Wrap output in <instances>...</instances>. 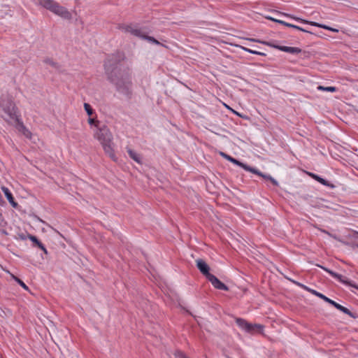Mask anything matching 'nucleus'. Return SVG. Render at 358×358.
Here are the masks:
<instances>
[{"label":"nucleus","instance_id":"nucleus-1","mask_svg":"<svg viewBox=\"0 0 358 358\" xmlns=\"http://www.w3.org/2000/svg\"><path fill=\"white\" fill-rule=\"evenodd\" d=\"M124 59L125 55L122 52L117 51L109 55L104 61L103 68L107 80L119 93L130 99L133 94L132 75L129 67L121 64Z\"/></svg>","mask_w":358,"mask_h":358},{"label":"nucleus","instance_id":"nucleus-2","mask_svg":"<svg viewBox=\"0 0 358 358\" xmlns=\"http://www.w3.org/2000/svg\"><path fill=\"white\" fill-rule=\"evenodd\" d=\"M94 136L102 145L104 152L113 161H116V156L113 150V134L106 125H102L96 130Z\"/></svg>","mask_w":358,"mask_h":358},{"label":"nucleus","instance_id":"nucleus-3","mask_svg":"<svg viewBox=\"0 0 358 358\" xmlns=\"http://www.w3.org/2000/svg\"><path fill=\"white\" fill-rule=\"evenodd\" d=\"M38 4L54 14L65 20H70L71 13L64 6L54 0H38Z\"/></svg>","mask_w":358,"mask_h":358},{"label":"nucleus","instance_id":"nucleus-4","mask_svg":"<svg viewBox=\"0 0 358 358\" xmlns=\"http://www.w3.org/2000/svg\"><path fill=\"white\" fill-rule=\"evenodd\" d=\"M0 106L4 113L8 115L9 120L6 119V121L17 120V117L19 115H17V109L15 103L10 98L7 97L1 99L0 101Z\"/></svg>","mask_w":358,"mask_h":358},{"label":"nucleus","instance_id":"nucleus-5","mask_svg":"<svg viewBox=\"0 0 358 358\" xmlns=\"http://www.w3.org/2000/svg\"><path fill=\"white\" fill-rule=\"evenodd\" d=\"M117 29L122 31L124 33H129L133 36H135L138 38H141L143 35V32L141 31V29L138 28V26L137 24H124V23H120L117 25Z\"/></svg>","mask_w":358,"mask_h":358},{"label":"nucleus","instance_id":"nucleus-6","mask_svg":"<svg viewBox=\"0 0 358 358\" xmlns=\"http://www.w3.org/2000/svg\"><path fill=\"white\" fill-rule=\"evenodd\" d=\"M278 13L280 14V15H282L284 16H286L287 17H290L292 19H294L296 21L301 22H302L303 24H310L312 26L320 27V28H322V29H327V30H329V31L335 32V33H338V29H335V28H332V27H329V26H327L326 24H320V23L316 22H312V21H308V20H303L302 18L296 17V16H294L293 15H291V14H289V13H282V12H278Z\"/></svg>","mask_w":358,"mask_h":358},{"label":"nucleus","instance_id":"nucleus-7","mask_svg":"<svg viewBox=\"0 0 358 358\" xmlns=\"http://www.w3.org/2000/svg\"><path fill=\"white\" fill-rule=\"evenodd\" d=\"M316 266L321 268L322 269H323L328 273H329L333 278L337 279L339 282H342L343 284L352 287L358 290V285L353 283L352 281L349 280L346 277H345L339 273H336L324 266H322L320 264H316Z\"/></svg>","mask_w":358,"mask_h":358},{"label":"nucleus","instance_id":"nucleus-8","mask_svg":"<svg viewBox=\"0 0 358 358\" xmlns=\"http://www.w3.org/2000/svg\"><path fill=\"white\" fill-rule=\"evenodd\" d=\"M196 267L200 271V272L206 276V278L208 279L210 275H212L210 273V267L206 264V262L203 260L202 259H198L196 260Z\"/></svg>","mask_w":358,"mask_h":358},{"label":"nucleus","instance_id":"nucleus-9","mask_svg":"<svg viewBox=\"0 0 358 358\" xmlns=\"http://www.w3.org/2000/svg\"><path fill=\"white\" fill-rule=\"evenodd\" d=\"M208 280L211 282L213 287L220 290L228 291L229 287L222 282L216 276L214 275H210L208 277Z\"/></svg>","mask_w":358,"mask_h":358},{"label":"nucleus","instance_id":"nucleus-10","mask_svg":"<svg viewBox=\"0 0 358 358\" xmlns=\"http://www.w3.org/2000/svg\"><path fill=\"white\" fill-rule=\"evenodd\" d=\"M221 155L225 158L226 159H227L228 161L231 162V163L243 168L244 170L245 171H248L249 168H250V166L246 164H244L241 162H240L239 160L229 156V155L226 154V153H224V152H221L220 153Z\"/></svg>","mask_w":358,"mask_h":358},{"label":"nucleus","instance_id":"nucleus-11","mask_svg":"<svg viewBox=\"0 0 358 358\" xmlns=\"http://www.w3.org/2000/svg\"><path fill=\"white\" fill-rule=\"evenodd\" d=\"M334 307H335L336 309L339 310L340 311L343 312V313L349 315L352 318L356 319L358 317V315L355 313L351 312L348 308L340 305L339 303H336V301H334L332 305Z\"/></svg>","mask_w":358,"mask_h":358},{"label":"nucleus","instance_id":"nucleus-12","mask_svg":"<svg viewBox=\"0 0 358 358\" xmlns=\"http://www.w3.org/2000/svg\"><path fill=\"white\" fill-rule=\"evenodd\" d=\"M334 307H335L336 309L339 310L340 311L343 312V313L349 315L352 318L356 319L358 317V315L355 313L351 312L348 308L340 305L339 303H336V301H334L332 305Z\"/></svg>","mask_w":358,"mask_h":358},{"label":"nucleus","instance_id":"nucleus-13","mask_svg":"<svg viewBox=\"0 0 358 358\" xmlns=\"http://www.w3.org/2000/svg\"><path fill=\"white\" fill-rule=\"evenodd\" d=\"M278 50L292 55L299 54L301 52V49L299 48L284 45H281L280 48H278Z\"/></svg>","mask_w":358,"mask_h":358},{"label":"nucleus","instance_id":"nucleus-14","mask_svg":"<svg viewBox=\"0 0 358 358\" xmlns=\"http://www.w3.org/2000/svg\"><path fill=\"white\" fill-rule=\"evenodd\" d=\"M2 191L3 192L6 199L10 202V203L13 206L16 207L17 203L15 202L14 197L13 196V194L10 192V191L6 187H1Z\"/></svg>","mask_w":358,"mask_h":358},{"label":"nucleus","instance_id":"nucleus-15","mask_svg":"<svg viewBox=\"0 0 358 358\" xmlns=\"http://www.w3.org/2000/svg\"><path fill=\"white\" fill-rule=\"evenodd\" d=\"M248 41H252V42H256V43H262L264 45H268L269 47H271V48H275V49H278V48H280L281 45H275L274 43H273L272 42H270V41H261L259 39H256V38H247Z\"/></svg>","mask_w":358,"mask_h":358},{"label":"nucleus","instance_id":"nucleus-16","mask_svg":"<svg viewBox=\"0 0 358 358\" xmlns=\"http://www.w3.org/2000/svg\"><path fill=\"white\" fill-rule=\"evenodd\" d=\"M248 171L255 173V174L263 178L264 179H266L268 180H269L270 178H271V176L270 175L263 173L262 172L259 171L257 169L252 167V166H250Z\"/></svg>","mask_w":358,"mask_h":358},{"label":"nucleus","instance_id":"nucleus-17","mask_svg":"<svg viewBox=\"0 0 358 358\" xmlns=\"http://www.w3.org/2000/svg\"><path fill=\"white\" fill-rule=\"evenodd\" d=\"M127 152L130 158H131L133 160H134L135 162H136L138 164L141 163V158L137 152H136L134 150H131V148H127Z\"/></svg>","mask_w":358,"mask_h":358},{"label":"nucleus","instance_id":"nucleus-18","mask_svg":"<svg viewBox=\"0 0 358 358\" xmlns=\"http://www.w3.org/2000/svg\"><path fill=\"white\" fill-rule=\"evenodd\" d=\"M236 322L239 327L244 329L245 331H247V329H250V328L251 327L250 323L242 318H237L236 320Z\"/></svg>","mask_w":358,"mask_h":358},{"label":"nucleus","instance_id":"nucleus-19","mask_svg":"<svg viewBox=\"0 0 358 358\" xmlns=\"http://www.w3.org/2000/svg\"><path fill=\"white\" fill-rule=\"evenodd\" d=\"M310 293L317 297H319L320 299L324 300L325 302L332 305V303H334V300L328 298L327 296H326L325 295H324L323 294L320 293V292H318L316 290H313V291H310Z\"/></svg>","mask_w":358,"mask_h":358},{"label":"nucleus","instance_id":"nucleus-20","mask_svg":"<svg viewBox=\"0 0 358 358\" xmlns=\"http://www.w3.org/2000/svg\"><path fill=\"white\" fill-rule=\"evenodd\" d=\"M143 40H145L147 41H148L149 43H153V44H155V45H162V46H164V45H163L162 43H161L159 41H158L156 38H155L154 37L152 36H148L145 34H143L141 38Z\"/></svg>","mask_w":358,"mask_h":358},{"label":"nucleus","instance_id":"nucleus-21","mask_svg":"<svg viewBox=\"0 0 358 358\" xmlns=\"http://www.w3.org/2000/svg\"><path fill=\"white\" fill-rule=\"evenodd\" d=\"M250 329H247V332L248 333H254V332H257V331H262L263 330V328H264V326L263 325H261V324H252V323H250Z\"/></svg>","mask_w":358,"mask_h":358},{"label":"nucleus","instance_id":"nucleus-22","mask_svg":"<svg viewBox=\"0 0 358 358\" xmlns=\"http://www.w3.org/2000/svg\"><path fill=\"white\" fill-rule=\"evenodd\" d=\"M11 121L14 122L16 124L15 127L19 131L22 133V131H24V130L27 129L26 127L24 125L23 122L21 121L20 115L17 117V120H12Z\"/></svg>","mask_w":358,"mask_h":358},{"label":"nucleus","instance_id":"nucleus-23","mask_svg":"<svg viewBox=\"0 0 358 358\" xmlns=\"http://www.w3.org/2000/svg\"><path fill=\"white\" fill-rule=\"evenodd\" d=\"M317 182H319L320 183H321L322 185H324V186H327V187H329L331 189L334 188L335 187V185L330 183L328 180L321 178L320 176H318V178H317Z\"/></svg>","mask_w":358,"mask_h":358},{"label":"nucleus","instance_id":"nucleus-24","mask_svg":"<svg viewBox=\"0 0 358 358\" xmlns=\"http://www.w3.org/2000/svg\"><path fill=\"white\" fill-rule=\"evenodd\" d=\"M12 277L15 280V281L17 282L24 289L29 290V287L21 279H20L17 276H15L14 275H12Z\"/></svg>","mask_w":358,"mask_h":358},{"label":"nucleus","instance_id":"nucleus-25","mask_svg":"<svg viewBox=\"0 0 358 358\" xmlns=\"http://www.w3.org/2000/svg\"><path fill=\"white\" fill-rule=\"evenodd\" d=\"M286 27H291V28H293V29H297V30H299L301 31H303V32H307V33H309V34H312L311 31H309L301 27H299L297 25H295V24H291V23H287V24H286Z\"/></svg>","mask_w":358,"mask_h":358},{"label":"nucleus","instance_id":"nucleus-26","mask_svg":"<svg viewBox=\"0 0 358 358\" xmlns=\"http://www.w3.org/2000/svg\"><path fill=\"white\" fill-rule=\"evenodd\" d=\"M27 238L34 244L35 246H38L41 243L37 237L34 235L27 234Z\"/></svg>","mask_w":358,"mask_h":358},{"label":"nucleus","instance_id":"nucleus-27","mask_svg":"<svg viewBox=\"0 0 358 358\" xmlns=\"http://www.w3.org/2000/svg\"><path fill=\"white\" fill-rule=\"evenodd\" d=\"M84 108H85V110L86 111L87 114L89 116H92L93 115L94 110H93V108H92V106L89 103H84Z\"/></svg>","mask_w":358,"mask_h":358},{"label":"nucleus","instance_id":"nucleus-28","mask_svg":"<svg viewBox=\"0 0 358 358\" xmlns=\"http://www.w3.org/2000/svg\"><path fill=\"white\" fill-rule=\"evenodd\" d=\"M44 62L47 64L52 66V67H54L55 69L59 68V64L50 58H47V59H44Z\"/></svg>","mask_w":358,"mask_h":358},{"label":"nucleus","instance_id":"nucleus-29","mask_svg":"<svg viewBox=\"0 0 358 358\" xmlns=\"http://www.w3.org/2000/svg\"><path fill=\"white\" fill-rule=\"evenodd\" d=\"M317 89L320 90L331 92L336 91V88L335 87H323V86L319 85L317 87Z\"/></svg>","mask_w":358,"mask_h":358},{"label":"nucleus","instance_id":"nucleus-30","mask_svg":"<svg viewBox=\"0 0 358 358\" xmlns=\"http://www.w3.org/2000/svg\"><path fill=\"white\" fill-rule=\"evenodd\" d=\"M295 285H296L297 286L301 287L302 289H303L304 290H306L308 291V292L310 293V291H313L314 289H311V288H309L308 287L306 286L305 285L301 283V282H296V281H293Z\"/></svg>","mask_w":358,"mask_h":358},{"label":"nucleus","instance_id":"nucleus-31","mask_svg":"<svg viewBox=\"0 0 358 358\" xmlns=\"http://www.w3.org/2000/svg\"><path fill=\"white\" fill-rule=\"evenodd\" d=\"M88 123H89L90 125H94V126H95L97 129H98V127H99V122L97 120L94 119V118H91V117H90V118L88 119Z\"/></svg>","mask_w":358,"mask_h":358},{"label":"nucleus","instance_id":"nucleus-32","mask_svg":"<svg viewBox=\"0 0 358 358\" xmlns=\"http://www.w3.org/2000/svg\"><path fill=\"white\" fill-rule=\"evenodd\" d=\"M174 355L176 358H189L180 350L176 351Z\"/></svg>","mask_w":358,"mask_h":358},{"label":"nucleus","instance_id":"nucleus-33","mask_svg":"<svg viewBox=\"0 0 358 358\" xmlns=\"http://www.w3.org/2000/svg\"><path fill=\"white\" fill-rule=\"evenodd\" d=\"M22 134L27 137V138H31V133L28 129H25L24 131H22Z\"/></svg>","mask_w":358,"mask_h":358},{"label":"nucleus","instance_id":"nucleus-34","mask_svg":"<svg viewBox=\"0 0 358 358\" xmlns=\"http://www.w3.org/2000/svg\"><path fill=\"white\" fill-rule=\"evenodd\" d=\"M37 247L39 248L41 250H43L45 254H48V251L42 243H41Z\"/></svg>","mask_w":358,"mask_h":358},{"label":"nucleus","instance_id":"nucleus-35","mask_svg":"<svg viewBox=\"0 0 358 358\" xmlns=\"http://www.w3.org/2000/svg\"><path fill=\"white\" fill-rule=\"evenodd\" d=\"M18 236V238H20V240H26L27 238V236H26L23 233H19L17 234Z\"/></svg>","mask_w":358,"mask_h":358},{"label":"nucleus","instance_id":"nucleus-36","mask_svg":"<svg viewBox=\"0 0 358 358\" xmlns=\"http://www.w3.org/2000/svg\"><path fill=\"white\" fill-rule=\"evenodd\" d=\"M251 54H253V55H261V56H266V53L264 52H259V51H257V50H253V52H251Z\"/></svg>","mask_w":358,"mask_h":358},{"label":"nucleus","instance_id":"nucleus-37","mask_svg":"<svg viewBox=\"0 0 358 358\" xmlns=\"http://www.w3.org/2000/svg\"><path fill=\"white\" fill-rule=\"evenodd\" d=\"M238 46L240 48H241L242 50H243L244 51L247 52L251 53V52H253V50H251L250 48H245L244 46H241V45H238Z\"/></svg>","mask_w":358,"mask_h":358},{"label":"nucleus","instance_id":"nucleus-38","mask_svg":"<svg viewBox=\"0 0 358 358\" xmlns=\"http://www.w3.org/2000/svg\"><path fill=\"white\" fill-rule=\"evenodd\" d=\"M269 181H271V183H272L273 185H275V186H278V185H279L278 182L275 179H274L272 176H271V178H270Z\"/></svg>","mask_w":358,"mask_h":358},{"label":"nucleus","instance_id":"nucleus-39","mask_svg":"<svg viewBox=\"0 0 358 358\" xmlns=\"http://www.w3.org/2000/svg\"><path fill=\"white\" fill-rule=\"evenodd\" d=\"M308 175L315 180H317V178H318V176H319L318 175L313 173H310V172H308Z\"/></svg>","mask_w":358,"mask_h":358},{"label":"nucleus","instance_id":"nucleus-40","mask_svg":"<svg viewBox=\"0 0 358 358\" xmlns=\"http://www.w3.org/2000/svg\"><path fill=\"white\" fill-rule=\"evenodd\" d=\"M275 22H277V23H279L280 24H282V25H284L285 27H286V24H287V23H288V22H285L283 20H277V19H276V20H275Z\"/></svg>","mask_w":358,"mask_h":358},{"label":"nucleus","instance_id":"nucleus-41","mask_svg":"<svg viewBox=\"0 0 358 358\" xmlns=\"http://www.w3.org/2000/svg\"><path fill=\"white\" fill-rule=\"evenodd\" d=\"M266 18L268 20H270L273 21V22H275V20H276V19L273 18V17H266Z\"/></svg>","mask_w":358,"mask_h":358},{"label":"nucleus","instance_id":"nucleus-42","mask_svg":"<svg viewBox=\"0 0 358 358\" xmlns=\"http://www.w3.org/2000/svg\"><path fill=\"white\" fill-rule=\"evenodd\" d=\"M1 233H2L3 234H4V235H8L7 231H6V230H4V229L1 230Z\"/></svg>","mask_w":358,"mask_h":358},{"label":"nucleus","instance_id":"nucleus-43","mask_svg":"<svg viewBox=\"0 0 358 358\" xmlns=\"http://www.w3.org/2000/svg\"><path fill=\"white\" fill-rule=\"evenodd\" d=\"M357 247H358V245H357Z\"/></svg>","mask_w":358,"mask_h":358}]
</instances>
